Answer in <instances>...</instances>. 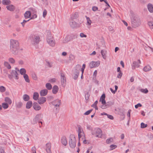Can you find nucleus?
<instances>
[{"instance_id": "7", "label": "nucleus", "mask_w": 153, "mask_h": 153, "mask_svg": "<svg viewBox=\"0 0 153 153\" xmlns=\"http://www.w3.org/2000/svg\"><path fill=\"white\" fill-rule=\"evenodd\" d=\"M19 70L17 68H15V70H13L12 71L11 74H9L8 77L10 79H11L13 77H14L15 79H19L18 76V72Z\"/></svg>"}, {"instance_id": "5", "label": "nucleus", "mask_w": 153, "mask_h": 153, "mask_svg": "<svg viewBox=\"0 0 153 153\" xmlns=\"http://www.w3.org/2000/svg\"><path fill=\"white\" fill-rule=\"evenodd\" d=\"M29 38L32 45L37 48L38 44V36L37 35H33L30 36Z\"/></svg>"}, {"instance_id": "54", "label": "nucleus", "mask_w": 153, "mask_h": 153, "mask_svg": "<svg viewBox=\"0 0 153 153\" xmlns=\"http://www.w3.org/2000/svg\"><path fill=\"white\" fill-rule=\"evenodd\" d=\"M113 104L111 102H107V103H106L105 105L107 107V108L108 107L110 106L113 105Z\"/></svg>"}, {"instance_id": "44", "label": "nucleus", "mask_w": 153, "mask_h": 153, "mask_svg": "<svg viewBox=\"0 0 153 153\" xmlns=\"http://www.w3.org/2000/svg\"><path fill=\"white\" fill-rule=\"evenodd\" d=\"M56 81V79L55 78L51 79L48 81L49 82L52 83L55 82Z\"/></svg>"}, {"instance_id": "49", "label": "nucleus", "mask_w": 153, "mask_h": 153, "mask_svg": "<svg viewBox=\"0 0 153 153\" xmlns=\"http://www.w3.org/2000/svg\"><path fill=\"white\" fill-rule=\"evenodd\" d=\"M148 24L150 27L151 28H153V22H148Z\"/></svg>"}, {"instance_id": "4", "label": "nucleus", "mask_w": 153, "mask_h": 153, "mask_svg": "<svg viewBox=\"0 0 153 153\" xmlns=\"http://www.w3.org/2000/svg\"><path fill=\"white\" fill-rule=\"evenodd\" d=\"M76 140L74 134H71L69 137V146L72 148H74L76 146Z\"/></svg>"}, {"instance_id": "23", "label": "nucleus", "mask_w": 153, "mask_h": 153, "mask_svg": "<svg viewBox=\"0 0 153 153\" xmlns=\"http://www.w3.org/2000/svg\"><path fill=\"white\" fill-rule=\"evenodd\" d=\"M23 99L25 101H27L30 100V97L27 94H24L23 96Z\"/></svg>"}, {"instance_id": "56", "label": "nucleus", "mask_w": 153, "mask_h": 153, "mask_svg": "<svg viewBox=\"0 0 153 153\" xmlns=\"http://www.w3.org/2000/svg\"><path fill=\"white\" fill-rule=\"evenodd\" d=\"M80 36L82 38H86L87 37V35H86L84 34L83 33H80Z\"/></svg>"}, {"instance_id": "40", "label": "nucleus", "mask_w": 153, "mask_h": 153, "mask_svg": "<svg viewBox=\"0 0 153 153\" xmlns=\"http://www.w3.org/2000/svg\"><path fill=\"white\" fill-rule=\"evenodd\" d=\"M78 16V13L77 12L75 13L74 14L72 15L71 17L73 19H76Z\"/></svg>"}, {"instance_id": "20", "label": "nucleus", "mask_w": 153, "mask_h": 153, "mask_svg": "<svg viewBox=\"0 0 153 153\" xmlns=\"http://www.w3.org/2000/svg\"><path fill=\"white\" fill-rule=\"evenodd\" d=\"M101 53L102 58L105 59H106V54L107 51L106 50H102L101 51Z\"/></svg>"}, {"instance_id": "8", "label": "nucleus", "mask_w": 153, "mask_h": 153, "mask_svg": "<svg viewBox=\"0 0 153 153\" xmlns=\"http://www.w3.org/2000/svg\"><path fill=\"white\" fill-rule=\"evenodd\" d=\"M61 80L62 85L65 87L66 85V78L65 74L63 73H60Z\"/></svg>"}, {"instance_id": "39", "label": "nucleus", "mask_w": 153, "mask_h": 153, "mask_svg": "<svg viewBox=\"0 0 153 153\" xmlns=\"http://www.w3.org/2000/svg\"><path fill=\"white\" fill-rule=\"evenodd\" d=\"M6 88L3 86H0V91L1 92H4L6 91Z\"/></svg>"}, {"instance_id": "14", "label": "nucleus", "mask_w": 153, "mask_h": 153, "mask_svg": "<svg viewBox=\"0 0 153 153\" xmlns=\"http://www.w3.org/2000/svg\"><path fill=\"white\" fill-rule=\"evenodd\" d=\"M105 94H103L101 97L100 102H101L102 104H106V102L105 100Z\"/></svg>"}, {"instance_id": "60", "label": "nucleus", "mask_w": 153, "mask_h": 153, "mask_svg": "<svg viewBox=\"0 0 153 153\" xmlns=\"http://www.w3.org/2000/svg\"><path fill=\"white\" fill-rule=\"evenodd\" d=\"M142 106V105L140 103H139L135 105V107L136 108H137L138 107H141Z\"/></svg>"}, {"instance_id": "24", "label": "nucleus", "mask_w": 153, "mask_h": 153, "mask_svg": "<svg viewBox=\"0 0 153 153\" xmlns=\"http://www.w3.org/2000/svg\"><path fill=\"white\" fill-rule=\"evenodd\" d=\"M31 15L30 11H27L25 13V17L26 19L29 18Z\"/></svg>"}, {"instance_id": "15", "label": "nucleus", "mask_w": 153, "mask_h": 153, "mask_svg": "<svg viewBox=\"0 0 153 153\" xmlns=\"http://www.w3.org/2000/svg\"><path fill=\"white\" fill-rule=\"evenodd\" d=\"M46 100V99L44 97L39 98V104H42L44 103Z\"/></svg>"}, {"instance_id": "57", "label": "nucleus", "mask_w": 153, "mask_h": 153, "mask_svg": "<svg viewBox=\"0 0 153 153\" xmlns=\"http://www.w3.org/2000/svg\"><path fill=\"white\" fill-rule=\"evenodd\" d=\"M122 73L121 72H119V73L118 74L117 76V77L118 78H121V77L122 75Z\"/></svg>"}, {"instance_id": "11", "label": "nucleus", "mask_w": 153, "mask_h": 153, "mask_svg": "<svg viewBox=\"0 0 153 153\" xmlns=\"http://www.w3.org/2000/svg\"><path fill=\"white\" fill-rule=\"evenodd\" d=\"M45 149L47 153H52L51 151V143L48 142L46 144Z\"/></svg>"}, {"instance_id": "19", "label": "nucleus", "mask_w": 153, "mask_h": 153, "mask_svg": "<svg viewBox=\"0 0 153 153\" xmlns=\"http://www.w3.org/2000/svg\"><path fill=\"white\" fill-rule=\"evenodd\" d=\"M6 8L8 10L11 11H13L15 9L14 6L12 4H10L7 6H6Z\"/></svg>"}, {"instance_id": "53", "label": "nucleus", "mask_w": 153, "mask_h": 153, "mask_svg": "<svg viewBox=\"0 0 153 153\" xmlns=\"http://www.w3.org/2000/svg\"><path fill=\"white\" fill-rule=\"evenodd\" d=\"M110 147L111 150H112L116 148L117 146L115 145H111L110 146Z\"/></svg>"}, {"instance_id": "25", "label": "nucleus", "mask_w": 153, "mask_h": 153, "mask_svg": "<svg viewBox=\"0 0 153 153\" xmlns=\"http://www.w3.org/2000/svg\"><path fill=\"white\" fill-rule=\"evenodd\" d=\"M151 69V67L149 65H147L144 67L143 70L145 72H147L150 71Z\"/></svg>"}, {"instance_id": "31", "label": "nucleus", "mask_w": 153, "mask_h": 153, "mask_svg": "<svg viewBox=\"0 0 153 153\" xmlns=\"http://www.w3.org/2000/svg\"><path fill=\"white\" fill-rule=\"evenodd\" d=\"M46 88L48 90H51L52 88V86L49 83H47L45 85Z\"/></svg>"}, {"instance_id": "58", "label": "nucleus", "mask_w": 153, "mask_h": 153, "mask_svg": "<svg viewBox=\"0 0 153 153\" xmlns=\"http://www.w3.org/2000/svg\"><path fill=\"white\" fill-rule=\"evenodd\" d=\"M107 116V117H108V118L109 119H110L111 120H112L114 119V117L111 115L108 114V115Z\"/></svg>"}, {"instance_id": "17", "label": "nucleus", "mask_w": 153, "mask_h": 153, "mask_svg": "<svg viewBox=\"0 0 153 153\" xmlns=\"http://www.w3.org/2000/svg\"><path fill=\"white\" fill-rule=\"evenodd\" d=\"M48 93V90L46 89H44L40 91V94L41 96H44L47 95Z\"/></svg>"}, {"instance_id": "51", "label": "nucleus", "mask_w": 153, "mask_h": 153, "mask_svg": "<svg viewBox=\"0 0 153 153\" xmlns=\"http://www.w3.org/2000/svg\"><path fill=\"white\" fill-rule=\"evenodd\" d=\"M92 109H90L88 111H86L84 114L85 115H88L92 111Z\"/></svg>"}, {"instance_id": "34", "label": "nucleus", "mask_w": 153, "mask_h": 153, "mask_svg": "<svg viewBox=\"0 0 153 153\" xmlns=\"http://www.w3.org/2000/svg\"><path fill=\"white\" fill-rule=\"evenodd\" d=\"M23 77L26 82H30V80L29 79L28 76L27 74H24L23 75Z\"/></svg>"}, {"instance_id": "63", "label": "nucleus", "mask_w": 153, "mask_h": 153, "mask_svg": "<svg viewBox=\"0 0 153 153\" xmlns=\"http://www.w3.org/2000/svg\"><path fill=\"white\" fill-rule=\"evenodd\" d=\"M131 111V110H129L128 111V113L127 114V116L128 117H130V113Z\"/></svg>"}, {"instance_id": "9", "label": "nucleus", "mask_w": 153, "mask_h": 153, "mask_svg": "<svg viewBox=\"0 0 153 153\" xmlns=\"http://www.w3.org/2000/svg\"><path fill=\"white\" fill-rule=\"evenodd\" d=\"M51 103L57 109V107L59 108V105H61V101L57 99L52 101Z\"/></svg>"}, {"instance_id": "28", "label": "nucleus", "mask_w": 153, "mask_h": 153, "mask_svg": "<svg viewBox=\"0 0 153 153\" xmlns=\"http://www.w3.org/2000/svg\"><path fill=\"white\" fill-rule=\"evenodd\" d=\"M85 17L86 19L87 20L86 25H90L92 23L91 21V20L89 17H87V16H85Z\"/></svg>"}, {"instance_id": "26", "label": "nucleus", "mask_w": 153, "mask_h": 153, "mask_svg": "<svg viewBox=\"0 0 153 153\" xmlns=\"http://www.w3.org/2000/svg\"><path fill=\"white\" fill-rule=\"evenodd\" d=\"M4 101L6 103L9 105H10L12 103V101L9 98L6 97L4 99Z\"/></svg>"}, {"instance_id": "55", "label": "nucleus", "mask_w": 153, "mask_h": 153, "mask_svg": "<svg viewBox=\"0 0 153 153\" xmlns=\"http://www.w3.org/2000/svg\"><path fill=\"white\" fill-rule=\"evenodd\" d=\"M32 153H36V148L35 146L33 147L32 148Z\"/></svg>"}, {"instance_id": "22", "label": "nucleus", "mask_w": 153, "mask_h": 153, "mask_svg": "<svg viewBox=\"0 0 153 153\" xmlns=\"http://www.w3.org/2000/svg\"><path fill=\"white\" fill-rule=\"evenodd\" d=\"M140 65L136 61L134 62L132 65V68L135 69L136 68H139Z\"/></svg>"}, {"instance_id": "38", "label": "nucleus", "mask_w": 153, "mask_h": 153, "mask_svg": "<svg viewBox=\"0 0 153 153\" xmlns=\"http://www.w3.org/2000/svg\"><path fill=\"white\" fill-rule=\"evenodd\" d=\"M20 73L22 75H23L26 74V71L25 68H22L20 69Z\"/></svg>"}, {"instance_id": "48", "label": "nucleus", "mask_w": 153, "mask_h": 153, "mask_svg": "<svg viewBox=\"0 0 153 153\" xmlns=\"http://www.w3.org/2000/svg\"><path fill=\"white\" fill-rule=\"evenodd\" d=\"M147 124H145L143 123H142L141 124V127L142 128H144L146 127L147 126Z\"/></svg>"}, {"instance_id": "47", "label": "nucleus", "mask_w": 153, "mask_h": 153, "mask_svg": "<svg viewBox=\"0 0 153 153\" xmlns=\"http://www.w3.org/2000/svg\"><path fill=\"white\" fill-rule=\"evenodd\" d=\"M32 76L33 79L35 80H37V76L35 73H33L32 74Z\"/></svg>"}, {"instance_id": "61", "label": "nucleus", "mask_w": 153, "mask_h": 153, "mask_svg": "<svg viewBox=\"0 0 153 153\" xmlns=\"http://www.w3.org/2000/svg\"><path fill=\"white\" fill-rule=\"evenodd\" d=\"M98 103V101L97 100L95 101L94 103L91 105V107H94L97 106V105Z\"/></svg>"}, {"instance_id": "43", "label": "nucleus", "mask_w": 153, "mask_h": 153, "mask_svg": "<svg viewBox=\"0 0 153 153\" xmlns=\"http://www.w3.org/2000/svg\"><path fill=\"white\" fill-rule=\"evenodd\" d=\"M16 106L18 108H20L22 106V103L21 102H19L16 104Z\"/></svg>"}, {"instance_id": "1", "label": "nucleus", "mask_w": 153, "mask_h": 153, "mask_svg": "<svg viewBox=\"0 0 153 153\" xmlns=\"http://www.w3.org/2000/svg\"><path fill=\"white\" fill-rule=\"evenodd\" d=\"M130 18L132 27L135 28L138 27L141 24V21L139 17L131 13Z\"/></svg>"}, {"instance_id": "59", "label": "nucleus", "mask_w": 153, "mask_h": 153, "mask_svg": "<svg viewBox=\"0 0 153 153\" xmlns=\"http://www.w3.org/2000/svg\"><path fill=\"white\" fill-rule=\"evenodd\" d=\"M98 8L97 7L94 6L92 7V10L93 11H95L97 10Z\"/></svg>"}, {"instance_id": "62", "label": "nucleus", "mask_w": 153, "mask_h": 153, "mask_svg": "<svg viewBox=\"0 0 153 153\" xmlns=\"http://www.w3.org/2000/svg\"><path fill=\"white\" fill-rule=\"evenodd\" d=\"M102 105H101V107L103 109H105L107 108V107L105 105V104H102Z\"/></svg>"}, {"instance_id": "45", "label": "nucleus", "mask_w": 153, "mask_h": 153, "mask_svg": "<svg viewBox=\"0 0 153 153\" xmlns=\"http://www.w3.org/2000/svg\"><path fill=\"white\" fill-rule=\"evenodd\" d=\"M9 61L12 64H14L15 63V60L12 58H9L8 59Z\"/></svg>"}, {"instance_id": "29", "label": "nucleus", "mask_w": 153, "mask_h": 153, "mask_svg": "<svg viewBox=\"0 0 153 153\" xmlns=\"http://www.w3.org/2000/svg\"><path fill=\"white\" fill-rule=\"evenodd\" d=\"M85 135L84 132H83V134L79 133V134H78V138L79 140H80V138H81L83 140L85 137Z\"/></svg>"}, {"instance_id": "52", "label": "nucleus", "mask_w": 153, "mask_h": 153, "mask_svg": "<svg viewBox=\"0 0 153 153\" xmlns=\"http://www.w3.org/2000/svg\"><path fill=\"white\" fill-rule=\"evenodd\" d=\"M47 14V11L45 9L44 10L43 13V16L44 18H45Z\"/></svg>"}, {"instance_id": "36", "label": "nucleus", "mask_w": 153, "mask_h": 153, "mask_svg": "<svg viewBox=\"0 0 153 153\" xmlns=\"http://www.w3.org/2000/svg\"><path fill=\"white\" fill-rule=\"evenodd\" d=\"M70 26L72 28H74L76 25V22L74 21L70 22L69 23Z\"/></svg>"}, {"instance_id": "32", "label": "nucleus", "mask_w": 153, "mask_h": 153, "mask_svg": "<svg viewBox=\"0 0 153 153\" xmlns=\"http://www.w3.org/2000/svg\"><path fill=\"white\" fill-rule=\"evenodd\" d=\"M38 121V115H37L35 118L33 119V121H32V123L33 124H35Z\"/></svg>"}, {"instance_id": "3", "label": "nucleus", "mask_w": 153, "mask_h": 153, "mask_svg": "<svg viewBox=\"0 0 153 153\" xmlns=\"http://www.w3.org/2000/svg\"><path fill=\"white\" fill-rule=\"evenodd\" d=\"M46 41L50 46L52 47L55 46V41L53 36L51 34V31L49 30H47Z\"/></svg>"}, {"instance_id": "18", "label": "nucleus", "mask_w": 153, "mask_h": 153, "mask_svg": "<svg viewBox=\"0 0 153 153\" xmlns=\"http://www.w3.org/2000/svg\"><path fill=\"white\" fill-rule=\"evenodd\" d=\"M147 8L149 11L151 13H153V5L151 3H149L147 5Z\"/></svg>"}, {"instance_id": "6", "label": "nucleus", "mask_w": 153, "mask_h": 153, "mask_svg": "<svg viewBox=\"0 0 153 153\" xmlns=\"http://www.w3.org/2000/svg\"><path fill=\"white\" fill-rule=\"evenodd\" d=\"M92 135L96 137L101 138L102 136V132L101 129L99 128H95L92 130Z\"/></svg>"}, {"instance_id": "2", "label": "nucleus", "mask_w": 153, "mask_h": 153, "mask_svg": "<svg viewBox=\"0 0 153 153\" xmlns=\"http://www.w3.org/2000/svg\"><path fill=\"white\" fill-rule=\"evenodd\" d=\"M19 47V43L18 41L13 39L10 40V49L13 54H16L17 53Z\"/></svg>"}, {"instance_id": "64", "label": "nucleus", "mask_w": 153, "mask_h": 153, "mask_svg": "<svg viewBox=\"0 0 153 153\" xmlns=\"http://www.w3.org/2000/svg\"><path fill=\"white\" fill-rule=\"evenodd\" d=\"M27 22L26 21V20H24L23 21V22L21 23V24L22 25V26L24 27L25 25V23H26Z\"/></svg>"}, {"instance_id": "41", "label": "nucleus", "mask_w": 153, "mask_h": 153, "mask_svg": "<svg viewBox=\"0 0 153 153\" xmlns=\"http://www.w3.org/2000/svg\"><path fill=\"white\" fill-rule=\"evenodd\" d=\"M140 91L141 92L145 94H146L148 92V90L147 88H145V89H141L140 90Z\"/></svg>"}, {"instance_id": "33", "label": "nucleus", "mask_w": 153, "mask_h": 153, "mask_svg": "<svg viewBox=\"0 0 153 153\" xmlns=\"http://www.w3.org/2000/svg\"><path fill=\"white\" fill-rule=\"evenodd\" d=\"M2 2L3 4L5 5H8L11 3L9 0H3Z\"/></svg>"}, {"instance_id": "35", "label": "nucleus", "mask_w": 153, "mask_h": 153, "mask_svg": "<svg viewBox=\"0 0 153 153\" xmlns=\"http://www.w3.org/2000/svg\"><path fill=\"white\" fill-rule=\"evenodd\" d=\"M2 107L4 109H7L9 107V104L6 102H4L2 104Z\"/></svg>"}, {"instance_id": "30", "label": "nucleus", "mask_w": 153, "mask_h": 153, "mask_svg": "<svg viewBox=\"0 0 153 153\" xmlns=\"http://www.w3.org/2000/svg\"><path fill=\"white\" fill-rule=\"evenodd\" d=\"M33 107L35 110L36 111L38 110V105L37 102H33Z\"/></svg>"}, {"instance_id": "13", "label": "nucleus", "mask_w": 153, "mask_h": 153, "mask_svg": "<svg viewBox=\"0 0 153 153\" xmlns=\"http://www.w3.org/2000/svg\"><path fill=\"white\" fill-rule=\"evenodd\" d=\"M79 70H76L74 72L73 76L74 79H76L79 74Z\"/></svg>"}, {"instance_id": "10", "label": "nucleus", "mask_w": 153, "mask_h": 153, "mask_svg": "<svg viewBox=\"0 0 153 153\" xmlns=\"http://www.w3.org/2000/svg\"><path fill=\"white\" fill-rule=\"evenodd\" d=\"M100 65V62L99 61L95 62L92 61L90 62L89 64V67L90 68H92L98 67Z\"/></svg>"}, {"instance_id": "12", "label": "nucleus", "mask_w": 153, "mask_h": 153, "mask_svg": "<svg viewBox=\"0 0 153 153\" xmlns=\"http://www.w3.org/2000/svg\"><path fill=\"white\" fill-rule=\"evenodd\" d=\"M61 141L62 144L64 146H66L68 143L66 137L65 136H63L61 138Z\"/></svg>"}, {"instance_id": "37", "label": "nucleus", "mask_w": 153, "mask_h": 153, "mask_svg": "<svg viewBox=\"0 0 153 153\" xmlns=\"http://www.w3.org/2000/svg\"><path fill=\"white\" fill-rule=\"evenodd\" d=\"M4 65L8 69H10L11 68V66L7 62H5L4 63Z\"/></svg>"}, {"instance_id": "50", "label": "nucleus", "mask_w": 153, "mask_h": 153, "mask_svg": "<svg viewBox=\"0 0 153 153\" xmlns=\"http://www.w3.org/2000/svg\"><path fill=\"white\" fill-rule=\"evenodd\" d=\"M112 138H110L107 139L106 142L107 143H109L112 142Z\"/></svg>"}, {"instance_id": "21", "label": "nucleus", "mask_w": 153, "mask_h": 153, "mask_svg": "<svg viewBox=\"0 0 153 153\" xmlns=\"http://www.w3.org/2000/svg\"><path fill=\"white\" fill-rule=\"evenodd\" d=\"M32 105V102L31 101H28L26 104V108L27 109L30 108Z\"/></svg>"}, {"instance_id": "16", "label": "nucleus", "mask_w": 153, "mask_h": 153, "mask_svg": "<svg viewBox=\"0 0 153 153\" xmlns=\"http://www.w3.org/2000/svg\"><path fill=\"white\" fill-rule=\"evenodd\" d=\"M59 88L56 85H54L52 88V93L54 94H56L59 91Z\"/></svg>"}, {"instance_id": "46", "label": "nucleus", "mask_w": 153, "mask_h": 153, "mask_svg": "<svg viewBox=\"0 0 153 153\" xmlns=\"http://www.w3.org/2000/svg\"><path fill=\"white\" fill-rule=\"evenodd\" d=\"M46 65L48 67L51 68L52 66V62H49L46 61Z\"/></svg>"}, {"instance_id": "42", "label": "nucleus", "mask_w": 153, "mask_h": 153, "mask_svg": "<svg viewBox=\"0 0 153 153\" xmlns=\"http://www.w3.org/2000/svg\"><path fill=\"white\" fill-rule=\"evenodd\" d=\"M83 130L82 129V128L80 126H79L78 127V134L82 133L83 134Z\"/></svg>"}, {"instance_id": "27", "label": "nucleus", "mask_w": 153, "mask_h": 153, "mask_svg": "<svg viewBox=\"0 0 153 153\" xmlns=\"http://www.w3.org/2000/svg\"><path fill=\"white\" fill-rule=\"evenodd\" d=\"M33 99L36 100H37L38 99V93L37 92H35L33 94Z\"/></svg>"}]
</instances>
